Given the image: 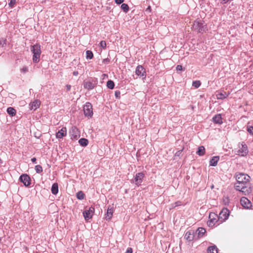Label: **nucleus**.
I'll return each mask as SVG.
<instances>
[{
  "mask_svg": "<svg viewBox=\"0 0 253 253\" xmlns=\"http://www.w3.org/2000/svg\"><path fill=\"white\" fill-rule=\"evenodd\" d=\"M84 86L85 88L90 90L93 89L95 85L92 82L87 81L84 83Z\"/></svg>",
  "mask_w": 253,
  "mask_h": 253,
  "instance_id": "21",
  "label": "nucleus"
},
{
  "mask_svg": "<svg viewBox=\"0 0 253 253\" xmlns=\"http://www.w3.org/2000/svg\"><path fill=\"white\" fill-rule=\"evenodd\" d=\"M229 94H230L229 92H226L225 91L220 92H218L216 94V97L218 99H224L227 98L229 96Z\"/></svg>",
  "mask_w": 253,
  "mask_h": 253,
  "instance_id": "18",
  "label": "nucleus"
},
{
  "mask_svg": "<svg viewBox=\"0 0 253 253\" xmlns=\"http://www.w3.org/2000/svg\"><path fill=\"white\" fill-rule=\"evenodd\" d=\"M197 154L200 156L204 155L205 154V147L203 146L199 147L198 150L197 151Z\"/></svg>",
  "mask_w": 253,
  "mask_h": 253,
  "instance_id": "25",
  "label": "nucleus"
},
{
  "mask_svg": "<svg viewBox=\"0 0 253 253\" xmlns=\"http://www.w3.org/2000/svg\"><path fill=\"white\" fill-rule=\"evenodd\" d=\"M124 0H115V2L118 4H120L124 2Z\"/></svg>",
  "mask_w": 253,
  "mask_h": 253,
  "instance_id": "41",
  "label": "nucleus"
},
{
  "mask_svg": "<svg viewBox=\"0 0 253 253\" xmlns=\"http://www.w3.org/2000/svg\"><path fill=\"white\" fill-rule=\"evenodd\" d=\"M41 105V101L39 100H35L30 103L29 106L31 109L36 110L39 108Z\"/></svg>",
  "mask_w": 253,
  "mask_h": 253,
  "instance_id": "16",
  "label": "nucleus"
},
{
  "mask_svg": "<svg viewBox=\"0 0 253 253\" xmlns=\"http://www.w3.org/2000/svg\"><path fill=\"white\" fill-rule=\"evenodd\" d=\"M114 85L115 84L114 82L111 80L108 81L107 83V86L110 89L114 88Z\"/></svg>",
  "mask_w": 253,
  "mask_h": 253,
  "instance_id": "32",
  "label": "nucleus"
},
{
  "mask_svg": "<svg viewBox=\"0 0 253 253\" xmlns=\"http://www.w3.org/2000/svg\"><path fill=\"white\" fill-rule=\"evenodd\" d=\"M21 71L23 72H26L27 71H28V69L27 67H23L22 69H21Z\"/></svg>",
  "mask_w": 253,
  "mask_h": 253,
  "instance_id": "42",
  "label": "nucleus"
},
{
  "mask_svg": "<svg viewBox=\"0 0 253 253\" xmlns=\"http://www.w3.org/2000/svg\"><path fill=\"white\" fill-rule=\"evenodd\" d=\"M121 9L125 12H127L129 10V6L126 3H123L121 5Z\"/></svg>",
  "mask_w": 253,
  "mask_h": 253,
  "instance_id": "29",
  "label": "nucleus"
},
{
  "mask_svg": "<svg viewBox=\"0 0 253 253\" xmlns=\"http://www.w3.org/2000/svg\"><path fill=\"white\" fill-rule=\"evenodd\" d=\"M66 87L67 90L68 91L70 90L71 87V85L69 84H67Z\"/></svg>",
  "mask_w": 253,
  "mask_h": 253,
  "instance_id": "44",
  "label": "nucleus"
},
{
  "mask_svg": "<svg viewBox=\"0 0 253 253\" xmlns=\"http://www.w3.org/2000/svg\"><path fill=\"white\" fill-rule=\"evenodd\" d=\"M79 143L81 146L85 147L87 145L88 141L87 139L81 138L79 140Z\"/></svg>",
  "mask_w": 253,
  "mask_h": 253,
  "instance_id": "26",
  "label": "nucleus"
},
{
  "mask_svg": "<svg viewBox=\"0 0 253 253\" xmlns=\"http://www.w3.org/2000/svg\"><path fill=\"white\" fill-rule=\"evenodd\" d=\"M217 215L214 212L210 213L209 214V220L208 221V224L209 226H213L217 220Z\"/></svg>",
  "mask_w": 253,
  "mask_h": 253,
  "instance_id": "13",
  "label": "nucleus"
},
{
  "mask_svg": "<svg viewBox=\"0 0 253 253\" xmlns=\"http://www.w3.org/2000/svg\"><path fill=\"white\" fill-rule=\"evenodd\" d=\"M236 178L237 182L235 184H250L249 183L250 176L247 174L244 173H237L236 174Z\"/></svg>",
  "mask_w": 253,
  "mask_h": 253,
  "instance_id": "2",
  "label": "nucleus"
},
{
  "mask_svg": "<svg viewBox=\"0 0 253 253\" xmlns=\"http://www.w3.org/2000/svg\"><path fill=\"white\" fill-rule=\"evenodd\" d=\"M94 209L92 207H90L88 210H86L83 212V215L85 220H88L91 218Z\"/></svg>",
  "mask_w": 253,
  "mask_h": 253,
  "instance_id": "12",
  "label": "nucleus"
},
{
  "mask_svg": "<svg viewBox=\"0 0 253 253\" xmlns=\"http://www.w3.org/2000/svg\"><path fill=\"white\" fill-rule=\"evenodd\" d=\"M229 215V211L227 208H224L219 214L218 219L221 222L226 220Z\"/></svg>",
  "mask_w": 253,
  "mask_h": 253,
  "instance_id": "7",
  "label": "nucleus"
},
{
  "mask_svg": "<svg viewBox=\"0 0 253 253\" xmlns=\"http://www.w3.org/2000/svg\"><path fill=\"white\" fill-rule=\"evenodd\" d=\"M16 3V0H10V2L8 3L9 7H13Z\"/></svg>",
  "mask_w": 253,
  "mask_h": 253,
  "instance_id": "36",
  "label": "nucleus"
},
{
  "mask_svg": "<svg viewBox=\"0 0 253 253\" xmlns=\"http://www.w3.org/2000/svg\"><path fill=\"white\" fill-rule=\"evenodd\" d=\"M113 212L114 210L113 207L110 208V207H109L107 211V213L105 214L106 219L107 220H110L113 216Z\"/></svg>",
  "mask_w": 253,
  "mask_h": 253,
  "instance_id": "17",
  "label": "nucleus"
},
{
  "mask_svg": "<svg viewBox=\"0 0 253 253\" xmlns=\"http://www.w3.org/2000/svg\"><path fill=\"white\" fill-rule=\"evenodd\" d=\"M100 45L102 48H105L106 46V43L105 41H101L100 42Z\"/></svg>",
  "mask_w": 253,
  "mask_h": 253,
  "instance_id": "37",
  "label": "nucleus"
},
{
  "mask_svg": "<svg viewBox=\"0 0 253 253\" xmlns=\"http://www.w3.org/2000/svg\"><path fill=\"white\" fill-rule=\"evenodd\" d=\"M6 44V43H5V42H4V43H3V44H2V46H4V44Z\"/></svg>",
  "mask_w": 253,
  "mask_h": 253,
  "instance_id": "46",
  "label": "nucleus"
},
{
  "mask_svg": "<svg viewBox=\"0 0 253 253\" xmlns=\"http://www.w3.org/2000/svg\"><path fill=\"white\" fill-rule=\"evenodd\" d=\"M219 160V158L218 156L213 157L210 160V165L211 166H216Z\"/></svg>",
  "mask_w": 253,
  "mask_h": 253,
  "instance_id": "22",
  "label": "nucleus"
},
{
  "mask_svg": "<svg viewBox=\"0 0 253 253\" xmlns=\"http://www.w3.org/2000/svg\"><path fill=\"white\" fill-rule=\"evenodd\" d=\"M51 192L53 194L56 195L58 192V186L57 183L53 184L51 187Z\"/></svg>",
  "mask_w": 253,
  "mask_h": 253,
  "instance_id": "23",
  "label": "nucleus"
},
{
  "mask_svg": "<svg viewBox=\"0 0 253 253\" xmlns=\"http://www.w3.org/2000/svg\"><path fill=\"white\" fill-rule=\"evenodd\" d=\"M115 94L117 98H120V92L119 91H116Z\"/></svg>",
  "mask_w": 253,
  "mask_h": 253,
  "instance_id": "40",
  "label": "nucleus"
},
{
  "mask_svg": "<svg viewBox=\"0 0 253 253\" xmlns=\"http://www.w3.org/2000/svg\"><path fill=\"white\" fill-rule=\"evenodd\" d=\"M77 197L79 200H83L84 198V194L82 191H79L77 193Z\"/></svg>",
  "mask_w": 253,
  "mask_h": 253,
  "instance_id": "31",
  "label": "nucleus"
},
{
  "mask_svg": "<svg viewBox=\"0 0 253 253\" xmlns=\"http://www.w3.org/2000/svg\"><path fill=\"white\" fill-rule=\"evenodd\" d=\"M35 170L38 173H41L42 171V168L40 165H37L35 166Z\"/></svg>",
  "mask_w": 253,
  "mask_h": 253,
  "instance_id": "33",
  "label": "nucleus"
},
{
  "mask_svg": "<svg viewBox=\"0 0 253 253\" xmlns=\"http://www.w3.org/2000/svg\"><path fill=\"white\" fill-rule=\"evenodd\" d=\"M197 232H198V237L201 238L204 236L206 232V230L204 228L200 227L198 228Z\"/></svg>",
  "mask_w": 253,
  "mask_h": 253,
  "instance_id": "24",
  "label": "nucleus"
},
{
  "mask_svg": "<svg viewBox=\"0 0 253 253\" xmlns=\"http://www.w3.org/2000/svg\"><path fill=\"white\" fill-rule=\"evenodd\" d=\"M184 238L188 242H191L194 239L193 233L190 231L186 232L184 235Z\"/></svg>",
  "mask_w": 253,
  "mask_h": 253,
  "instance_id": "19",
  "label": "nucleus"
},
{
  "mask_svg": "<svg viewBox=\"0 0 253 253\" xmlns=\"http://www.w3.org/2000/svg\"><path fill=\"white\" fill-rule=\"evenodd\" d=\"M20 180L25 186H28L31 184V179L27 174H22L20 177Z\"/></svg>",
  "mask_w": 253,
  "mask_h": 253,
  "instance_id": "14",
  "label": "nucleus"
},
{
  "mask_svg": "<svg viewBox=\"0 0 253 253\" xmlns=\"http://www.w3.org/2000/svg\"><path fill=\"white\" fill-rule=\"evenodd\" d=\"M31 51L33 53V62L35 63L39 62L41 54V45L39 44H36L33 45L32 47Z\"/></svg>",
  "mask_w": 253,
  "mask_h": 253,
  "instance_id": "4",
  "label": "nucleus"
},
{
  "mask_svg": "<svg viewBox=\"0 0 253 253\" xmlns=\"http://www.w3.org/2000/svg\"><path fill=\"white\" fill-rule=\"evenodd\" d=\"M71 138L77 140L80 137V132L76 126H72L69 131Z\"/></svg>",
  "mask_w": 253,
  "mask_h": 253,
  "instance_id": "6",
  "label": "nucleus"
},
{
  "mask_svg": "<svg viewBox=\"0 0 253 253\" xmlns=\"http://www.w3.org/2000/svg\"><path fill=\"white\" fill-rule=\"evenodd\" d=\"M132 249L131 248H128L125 253H132Z\"/></svg>",
  "mask_w": 253,
  "mask_h": 253,
  "instance_id": "38",
  "label": "nucleus"
},
{
  "mask_svg": "<svg viewBox=\"0 0 253 253\" xmlns=\"http://www.w3.org/2000/svg\"><path fill=\"white\" fill-rule=\"evenodd\" d=\"M206 28L204 21L199 19L194 21L192 27L193 30L197 31L198 33H203Z\"/></svg>",
  "mask_w": 253,
  "mask_h": 253,
  "instance_id": "5",
  "label": "nucleus"
},
{
  "mask_svg": "<svg viewBox=\"0 0 253 253\" xmlns=\"http://www.w3.org/2000/svg\"><path fill=\"white\" fill-rule=\"evenodd\" d=\"M36 161H37V159L35 157H34L33 158H32L31 159V161L33 163H36Z\"/></svg>",
  "mask_w": 253,
  "mask_h": 253,
  "instance_id": "43",
  "label": "nucleus"
},
{
  "mask_svg": "<svg viewBox=\"0 0 253 253\" xmlns=\"http://www.w3.org/2000/svg\"><path fill=\"white\" fill-rule=\"evenodd\" d=\"M7 112L11 116H14L16 115V110L12 107H8L7 109Z\"/></svg>",
  "mask_w": 253,
  "mask_h": 253,
  "instance_id": "27",
  "label": "nucleus"
},
{
  "mask_svg": "<svg viewBox=\"0 0 253 253\" xmlns=\"http://www.w3.org/2000/svg\"><path fill=\"white\" fill-rule=\"evenodd\" d=\"M234 151L236 155L241 157L246 156L249 152L248 146L244 142L239 143Z\"/></svg>",
  "mask_w": 253,
  "mask_h": 253,
  "instance_id": "1",
  "label": "nucleus"
},
{
  "mask_svg": "<svg viewBox=\"0 0 253 253\" xmlns=\"http://www.w3.org/2000/svg\"><path fill=\"white\" fill-rule=\"evenodd\" d=\"M66 134L67 129L65 127H63L56 133V137L57 138H62Z\"/></svg>",
  "mask_w": 253,
  "mask_h": 253,
  "instance_id": "15",
  "label": "nucleus"
},
{
  "mask_svg": "<svg viewBox=\"0 0 253 253\" xmlns=\"http://www.w3.org/2000/svg\"><path fill=\"white\" fill-rule=\"evenodd\" d=\"M84 111L85 116L91 117L93 115L92 106L91 103L87 102L84 107Z\"/></svg>",
  "mask_w": 253,
  "mask_h": 253,
  "instance_id": "8",
  "label": "nucleus"
},
{
  "mask_svg": "<svg viewBox=\"0 0 253 253\" xmlns=\"http://www.w3.org/2000/svg\"><path fill=\"white\" fill-rule=\"evenodd\" d=\"M201 82L200 81H194L192 83L193 86H194L195 88H198L201 85Z\"/></svg>",
  "mask_w": 253,
  "mask_h": 253,
  "instance_id": "34",
  "label": "nucleus"
},
{
  "mask_svg": "<svg viewBox=\"0 0 253 253\" xmlns=\"http://www.w3.org/2000/svg\"><path fill=\"white\" fill-rule=\"evenodd\" d=\"M135 74L139 77L145 78L146 76L145 69L142 65L137 66L135 70Z\"/></svg>",
  "mask_w": 253,
  "mask_h": 253,
  "instance_id": "11",
  "label": "nucleus"
},
{
  "mask_svg": "<svg viewBox=\"0 0 253 253\" xmlns=\"http://www.w3.org/2000/svg\"><path fill=\"white\" fill-rule=\"evenodd\" d=\"M212 120L214 123L216 124H221L223 123L222 118L220 114L215 115L213 117Z\"/></svg>",
  "mask_w": 253,
  "mask_h": 253,
  "instance_id": "20",
  "label": "nucleus"
},
{
  "mask_svg": "<svg viewBox=\"0 0 253 253\" xmlns=\"http://www.w3.org/2000/svg\"><path fill=\"white\" fill-rule=\"evenodd\" d=\"M247 131L249 133H250L251 135H253V126H248Z\"/></svg>",
  "mask_w": 253,
  "mask_h": 253,
  "instance_id": "35",
  "label": "nucleus"
},
{
  "mask_svg": "<svg viewBox=\"0 0 253 253\" xmlns=\"http://www.w3.org/2000/svg\"><path fill=\"white\" fill-rule=\"evenodd\" d=\"M144 176L145 174L143 172H138L136 173L134 176V183L135 185L137 186H140Z\"/></svg>",
  "mask_w": 253,
  "mask_h": 253,
  "instance_id": "9",
  "label": "nucleus"
},
{
  "mask_svg": "<svg viewBox=\"0 0 253 253\" xmlns=\"http://www.w3.org/2000/svg\"><path fill=\"white\" fill-rule=\"evenodd\" d=\"M93 57V54L92 52L90 50H87L86 51V58L87 59H91Z\"/></svg>",
  "mask_w": 253,
  "mask_h": 253,
  "instance_id": "30",
  "label": "nucleus"
},
{
  "mask_svg": "<svg viewBox=\"0 0 253 253\" xmlns=\"http://www.w3.org/2000/svg\"><path fill=\"white\" fill-rule=\"evenodd\" d=\"M240 204L245 209H250L252 206L251 202L247 198L243 197L240 199Z\"/></svg>",
  "mask_w": 253,
  "mask_h": 253,
  "instance_id": "10",
  "label": "nucleus"
},
{
  "mask_svg": "<svg viewBox=\"0 0 253 253\" xmlns=\"http://www.w3.org/2000/svg\"><path fill=\"white\" fill-rule=\"evenodd\" d=\"M209 253H218L217 248L214 246H211L208 248Z\"/></svg>",
  "mask_w": 253,
  "mask_h": 253,
  "instance_id": "28",
  "label": "nucleus"
},
{
  "mask_svg": "<svg viewBox=\"0 0 253 253\" xmlns=\"http://www.w3.org/2000/svg\"><path fill=\"white\" fill-rule=\"evenodd\" d=\"M235 189L241 192L245 195H248L252 192V189L251 184H235Z\"/></svg>",
  "mask_w": 253,
  "mask_h": 253,
  "instance_id": "3",
  "label": "nucleus"
},
{
  "mask_svg": "<svg viewBox=\"0 0 253 253\" xmlns=\"http://www.w3.org/2000/svg\"><path fill=\"white\" fill-rule=\"evenodd\" d=\"M176 69L177 71H181L183 69L182 66L180 65H177L176 67Z\"/></svg>",
  "mask_w": 253,
  "mask_h": 253,
  "instance_id": "39",
  "label": "nucleus"
},
{
  "mask_svg": "<svg viewBox=\"0 0 253 253\" xmlns=\"http://www.w3.org/2000/svg\"><path fill=\"white\" fill-rule=\"evenodd\" d=\"M73 74L74 76H77L78 75L79 73L78 71H74V72H73Z\"/></svg>",
  "mask_w": 253,
  "mask_h": 253,
  "instance_id": "45",
  "label": "nucleus"
}]
</instances>
